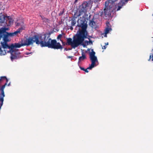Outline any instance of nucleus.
I'll return each instance as SVG.
<instances>
[{
  "mask_svg": "<svg viewBox=\"0 0 153 153\" xmlns=\"http://www.w3.org/2000/svg\"><path fill=\"white\" fill-rule=\"evenodd\" d=\"M112 30L111 28H106L105 30V36H107V34L109 33L110 31H111Z\"/></svg>",
  "mask_w": 153,
  "mask_h": 153,
  "instance_id": "14",
  "label": "nucleus"
},
{
  "mask_svg": "<svg viewBox=\"0 0 153 153\" xmlns=\"http://www.w3.org/2000/svg\"><path fill=\"white\" fill-rule=\"evenodd\" d=\"M60 41L62 42L63 45H70L71 46L72 48L74 49L78 47L83 42L76 36V37L75 36L74 37L73 40L71 38H67L66 43L63 42L61 39H60Z\"/></svg>",
  "mask_w": 153,
  "mask_h": 153,
  "instance_id": "6",
  "label": "nucleus"
},
{
  "mask_svg": "<svg viewBox=\"0 0 153 153\" xmlns=\"http://www.w3.org/2000/svg\"><path fill=\"white\" fill-rule=\"evenodd\" d=\"M62 14V13H59V16H61V15Z\"/></svg>",
  "mask_w": 153,
  "mask_h": 153,
  "instance_id": "31",
  "label": "nucleus"
},
{
  "mask_svg": "<svg viewBox=\"0 0 153 153\" xmlns=\"http://www.w3.org/2000/svg\"><path fill=\"white\" fill-rule=\"evenodd\" d=\"M10 83H9L8 84V86H10Z\"/></svg>",
  "mask_w": 153,
  "mask_h": 153,
  "instance_id": "33",
  "label": "nucleus"
},
{
  "mask_svg": "<svg viewBox=\"0 0 153 153\" xmlns=\"http://www.w3.org/2000/svg\"><path fill=\"white\" fill-rule=\"evenodd\" d=\"M8 36L7 33L4 35V42H7L8 41Z\"/></svg>",
  "mask_w": 153,
  "mask_h": 153,
  "instance_id": "17",
  "label": "nucleus"
},
{
  "mask_svg": "<svg viewBox=\"0 0 153 153\" xmlns=\"http://www.w3.org/2000/svg\"><path fill=\"white\" fill-rule=\"evenodd\" d=\"M88 41H85L84 43L83 42L81 44L83 46L84 48L86 47L87 45H89Z\"/></svg>",
  "mask_w": 153,
  "mask_h": 153,
  "instance_id": "18",
  "label": "nucleus"
},
{
  "mask_svg": "<svg viewBox=\"0 0 153 153\" xmlns=\"http://www.w3.org/2000/svg\"><path fill=\"white\" fill-rule=\"evenodd\" d=\"M6 53V51L2 50L0 46V55L1 56L5 55Z\"/></svg>",
  "mask_w": 153,
  "mask_h": 153,
  "instance_id": "15",
  "label": "nucleus"
},
{
  "mask_svg": "<svg viewBox=\"0 0 153 153\" xmlns=\"http://www.w3.org/2000/svg\"><path fill=\"white\" fill-rule=\"evenodd\" d=\"M22 46H24L23 43L20 44L16 43L11 45V50L7 51V52L10 53V59L12 61H13V59H17L23 57V56L21 55L20 53L18 50L15 49V48H19Z\"/></svg>",
  "mask_w": 153,
  "mask_h": 153,
  "instance_id": "4",
  "label": "nucleus"
},
{
  "mask_svg": "<svg viewBox=\"0 0 153 153\" xmlns=\"http://www.w3.org/2000/svg\"><path fill=\"white\" fill-rule=\"evenodd\" d=\"M1 109H0V110Z\"/></svg>",
  "mask_w": 153,
  "mask_h": 153,
  "instance_id": "34",
  "label": "nucleus"
},
{
  "mask_svg": "<svg viewBox=\"0 0 153 153\" xmlns=\"http://www.w3.org/2000/svg\"><path fill=\"white\" fill-rule=\"evenodd\" d=\"M9 17H10L9 16H4V17H3L4 19L3 20H2L1 18H0V23H4V20L5 19V18L6 17L9 18Z\"/></svg>",
  "mask_w": 153,
  "mask_h": 153,
  "instance_id": "19",
  "label": "nucleus"
},
{
  "mask_svg": "<svg viewBox=\"0 0 153 153\" xmlns=\"http://www.w3.org/2000/svg\"><path fill=\"white\" fill-rule=\"evenodd\" d=\"M105 44V45H106H106H108V42H107V43H106Z\"/></svg>",
  "mask_w": 153,
  "mask_h": 153,
  "instance_id": "32",
  "label": "nucleus"
},
{
  "mask_svg": "<svg viewBox=\"0 0 153 153\" xmlns=\"http://www.w3.org/2000/svg\"><path fill=\"white\" fill-rule=\"evenodd\" d=\"M62 37V34H59L57 36V39H61V38Z\"/></svg>",
  "mask_w": 153,
  "mask_h": 153,
  "instance_id": "23",
  "label": "nucleus"
},
{
  "mask_svg": "<svg viewBox=\"0 0 153 153\" xmlns=\"http://www.w3.org/2000/svg\"><path fill=\"white\" fill-rule=\"evenodd\" d=\"M50 34L47 33L35 35L26 39L23 43L24 46H28L33 43L39 45L41 47H48L51 48L62 50L63 47L59 42H57L56 39H52Z\"/></svg>",
  "mask_w": 153,
  "mask_h": 153,
  "instance_id": "1",
  "label": "nucleus"
},
{
  "mask_svg": "<svg viewBox=\"0 0 153 153\" xmlns=\"http://www.w3.org/2000/svg\"><path fill=\"white\" fill-rule=\"evenodd\" d=\"M88 39H89V41L88 42L89 45H93V42L89 38H88Z\"/></svg>",
  "mask_w": 153,
  "mask_h": 153,
  "instance_id": "24",
  "label": "nucleus"
},
{
  "mask_svg": "<svg viewBox=\"0 0 153 153\" xmlns=\"http://www.w3.org/2000/svg\"><path fill=\"white\" fill-rule=\"evenodd\" d=\"M22 30V28H20L18 29L17 31L13 32L14 36L16 35L18 33H20L21 31Z\"/></svg>",
  "mask_w": 153,
  "mask_h": 153,
  "instance_id": "16",
  "label": "nucleus"
},
{
  "mask_svg": "<svg viewBox=\"0 0 153 153\" xmlns=\"http://www.w3.org/2000/svg\"><path fill=\"white\" fill-rule=\"evenodd\" d=\"M82 56L79 57V62H80L84 60L86 58V57L85 53L82 52Z\"/></svg>",
  "mask_w": 153,
  "mask_h": 153,
  "instance_id": "11",
  "label": "nucleus"
},
{
  "mask_svg": "<svg viewBox=\"0 0 153 153\" xmlns=\"http://www.w3.org/2000/svg\"><path fill=\"white\" fill-rule=\"evenodd\" d=\"M6 80V82L4 85H5V86L7 85V82H8V80L6 76H2L0 77V85L4 82Z\"/></svg>",
  "mask_w": 153,
  "mask_h": 153,
  "instance_id": "9",
  "label": "nucleus"
},
{
  "mask_svg": "<svg viewBox=\"0 0 153 153\" xmlns=\"http://www.w3.org/2000/svg\"><path fill=\"white\" fill-rule=\"evenodd\" d=\"M5 87V85H3L0 88V90L1 91V93L0 94V109H1L3 103L4 97H5L4 90Z\"/></svg>",
  "mask_w": 153,
  "mask_h": 153,
  "instance_id": "8",
  "label": "nucleus"
},
{
  "mask_svg": "<svg viewBox=\"0 0 153 153\" xmlns=\"http://www.w3.org/2000/svg\"><path fill=\"white\" fill-rule=\"evenodd\" d=\"M79 68L81 69V70H83L84 71V70H85V68L82 67L81 66H79Z\"/></svg>",
  "mask_w": 153,
  "mask_h": 153,
  "instance_id": "25",
  "label": "nucleus"
},
{
  "mask_svg": "<svg viewBox=\"0 0 153 153\" xmlns=\"http://www.w3.org/2000/svg\"><path fill=\"white\" fill-rule=\"evenodd\" d=\"M106 48V45H105L104 46H103L102 47V49H105Z\"/></svg>",
  "mask_w": 153,
  "mask_h": 153,
  "instance_id": "26",
  "label": "nucleus"
},
{
  "mask_svg": "<svg viewBox=\"0 0 153 153\" xmlns=\"http://www.w3.org/2000/svg\"><path fill=\"white\" fill-rule=\"evenodd\" d=\"M91 1L84 2L81 5L79 6L78 10L79 11L75 13L73 17L76 18L82 15L83 13H85L88 10L91 9Z\"/></svg>",
  "mask_w": 153,
  "mask_h": 153,
  "instance_id": "5",
  "label": "nucleus"
},
{
  "mask_svg": "<svg viewBox=\"0 0 153 153\" xmlns=\"http://www.w3.org/2000/svg\"><path fill=\"white\" fill-rule=\"evenodd\" d=\"M72 56H67V58H72Z\"/></svg>",
  "mask_w": 153,
  "mask_h": 153,
  "instance_id": "29",
  "label": "nucleus"
},
{
  "mask_svg": "<svg viewBox=\"0 0 153 153\" xmlns=\"http://www.w3.org/2000/svg\"><path fill=\"white\" fill-rule=\"evenodd\" d=\"M91 51L89 53V57L91 61V64L86 69H85L84 71L87 73L88 72V69H91L95 66H96V63L98 62V60L96 56H95V52L94 51L93 49L91 50Z\"/></svg>",
  "mask_w": 153,
  "mask_h": 153,
  "instance_id": "7",
  "label": "nucleus"
},
{
  "mask_svg": "<svg viewBox=\"0 0 153 153\" xmlns=\"http://www.w3.org/2000/svg\"><path fill=\"white\" fill-rule=\"evenodd\" d=\"M75 18L73 17L70 21H71V25L72 26H74L75 25L76 23V21Z\"/></svg>",
  "mask_w": 153,
  "mask_h": 153,
  "instance_id": "12",
  "label": "nucleus"
},
{
  "mask_svg": "<svg viewBox=\"0 0 153 153\" xmlns=\"http://www.w3.org/2000/svg\"><path fill=\"white\" fill-rule=\"evenodd\" d=\"M6 33H7V35H8V36H14V33H8V32H5Z\"/></svg>",
  "mask_w": 153,
  "mask_h": 153,
  "instance_id": "20",
  "label": "nucleus"
},
{
  "mask_svg": "<svg viewBox=\"0 0 153 153\" xmlns=\"http://www.w3.org/2000/svg\"><path fill=\"white\" fill-rule=\"evenodd\" d=\"M96 25V23L94 21L93 18L91 20H90L89 23V25L92 27H93Z\"/></svg>",
  "mask_w": 153,
  "mask_h": 153,
  "instance_id": "13",
  "label": "nucleus"
},
{
  "mask_svg": "<svg viewBox=\"0 0 153 153\" xmlns=\"http://www.w3.org/2000/svg\"><path fill=\"white\" fill-rule=\"evenodd\" d=\"M118 0H108L105 2V7L104 10V13L106 16L111 15V12L117 11Z\"/></svg>",
  "mask_w": 153,
  "mask_h": 153,
  "instance_id": "3",
  "label": "nucleus"
},
{
  "mask_svg": "<svg viewBox=\"0 0 153 153\" xmlns=\"http://www.w3.org/2000/svg\"><path fill=\"white\" fill-rule=\"evenodd\" d=\"M106 25L107 26V27L106 28H111V26L109 22H107L106 23Z\"/></svg>",
  "mask_w": 153,
  "mask_h": 153,
  "instance_id": "21",
  "label": "nucleus"
},
{
  "mask_svg": "<svg viewBox=\"0 0 153 153\" xmlns=\"http://www.w3.org/2000/svg\"><path fill=\"white\" fill-rule=\"evenodd\" d=\"M87 20L88 19L83 17L81 19H79L77 21V26L78 27H81L82 30H79L78 34L76 35L83 41L85 39L87 38L88 32L86 31V29L87 27Z\"/></svg>",
  "mask_w": 153,
  "mask_h": 153,
  "instance_id": "2",
  "label": "nucleus"
},
{
  "mask_svg": "<svg viewBox=\"0 0 153 153\" xmlns=\"http://www.w3.org/2000/svg\"><path fill=\"white\" fill-rule=\"evenodd\" d=\"M7 42H1V44L3 48H8L10 49L9 50H11V45H9L7 43Z\"/></svg>",
  "mask_w": 153,
  "mask_h": 153,
  "instance_id": "10",
  "label": "nucleus"
},
{
  "mask_svg": "<svg viewBox=\"0 0 153 153\" xmlns=\"http://www.w3.org/2000/svg\"><path fill=\"white\" fill-rule=\"evenodd\" d=\"M78 1V0H75L74 2L75 3H76Z\"/></svg>",
  "mask_w": 153,
  "mask_h": 153,
  "instance_id": "30",
  "label": "nucleus"
},
{
  "mask_svg": "<svg viewBox=\"0 0 153 153\" xmlns=\"http://www.w3.org/2000/svg\"><path fill=\"white\" fill-rule=\"evenodd\" d=\"M71 49H68V50H70ZM64 50H66V51H68V49L66 48H65Z\"/></svg>",
  "mask_w": 153,
  "mask_h": 153,
  "instance_id": "28",
  "label": "nucleus"
},
{
  "mask_svg": "<svg viewBox=\"0 0 153 153\" xmlns=\"http://www.w3.org/2000/svg\"><path fill=\"white\" fill-rule=\"evenodd\" d=\"M73 26H72V25H71V26L70 27V29L71 30H73V27H72Z\"/></svg>",
  "mask_w": 153,
  "mask_h": 153,
  "instance_id": "27",
  "label": "nucleus"
},
{
  "mask_svg": "<svg viewBox=\"0 0 153 153\" xmlns=\"http://www.w3.org/2000/svg\"><path fill=\"white\" fill-rule=\"evenodd\" d=\"M101 0H93V2L94 3H99Z\"/></svg>",
  "mask_w": 153,
  "mask_h": 153,
  "instance_id": "22",
  "label": "nucleus"
}]
</instances>
